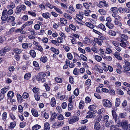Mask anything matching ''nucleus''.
<instances>
[{
	"label": "nucleus",
	"mask_w": 130,
	"mask_h": 130,
	"mask_svg": "<svg viewBox=\"0 0 130 130\" xmlns=\"http://www.w3.org/2000/svg\"><path fill=\"white\" fill-rule=\"evenodd\" d=\"M46 74L43 72H41L39 73L36 77L37 80L38 81H41L42 82H43L45 81V79L44 78Z\"/></svg>",
	"instance_id": "f257e3e1"
},
{
	"label": "nucleus",
	"mask_w": 130,
	"mask_h": 130,
	"mask_svg": "<svg viewBox=\"0 0 130 130\" xmlns=\"http://www.w3.org/2000/svg\"><path fill=\"white\" fill-rule=\"evenodd\" d=\"M17 11L15 13L17 14H20L21 11H25L26 9V7L24 5L22 4L19 5L16 8Z\"/></svg>",
	"instance_id": "f03ea898"
},
{
	"label": "nucleus",
	"mask_w": 130,
	"mask_h": 130,
	"mask_svg": "<svg viewBox=\"0 0 130 130\" xmlns=\"http://www.w3.org/2000/svg\"><path fill=\"white\" fill-rule=\"evenodd\" d=\"M97 111L96 110H89L87 113L88 115H87L86 118H94L96 116V115H93V114H94L96 113Z\"/></svg>",
	"instance_id": "7ed1b4c3"
},
{
	"label": "nucleus",
	"mask_w": 130,
	"mask_h": 130,
	"mask_svg": "<svg viewBox=\"0 0 130 130\" xmlns=\"http://www.w3.org/2000/svg\"><path fill=\"white\" fill-rule=\"evenodd\" d=\"M119 121L117 122V123L118 125H121V126L124 129H126V128L128 125V122L126 121H125L121 122V123L118 122Z\"/></svg>",
	"instance_id": "20e7f679"
},
{
	"label": "nucleus",
	"mask_w": 130,
	"mask_h": 130,
	"mask_svg": "<svg viewBox=\"0 0 130 130\" xmlns=\"http://www.w3.org/2000/svg\"><path fill=\"white\" fill-rule=\"evenodd\" d=\"M79 119V118L76 116L70 117L69 119V122L70 124H73L78 121Z\"/></svg>",
	"instance_id": "39448f33"
},
{
	"label": "nucleus",
	"mask_w": 130,
	"mask_h": 130,
	"mask_svg": "<svg viewBox=\"0 0 130 130\" xmlns=\"http://www.w3.org/2000/svg\"><path fill=\"white\" fill-rule=\"evenodd\" d=\"M103 104L104 106L109 107H111L112 104L110 101L108 100L104 99L103 100Z\"/></svg>",
	"instance_id": "423d86ee"
},
{
	"label": "nucleus",
	"mask_w": 130,
	"mask_h": 130,
	"mask_svg": "<svg viewBox=\"0 0 130 130\" xmlns=\"http://www.w3.org/2000/svg\"><path fill=\"white\" fill-rule=\"evenodd\" d=\"M84 14L83 12H79L78 14H76V18H75L76 21H77V20H79L80 21H81V20L83 18V17Z\"/></svg>",
	"instance_id": "0eeeda50"
},
{
	"label": "nucleus",
	"mask_w": 130,
	"mask_h": 130,
	"mask_svg": "<svg viewBox=\"0 0 130 130\" xmlns=\"http://www.w3.org/2000/svg\"><path fill=\"white\" fill-rule=\"evenodd\" d=\"M63 124V123L62 121H57L54 123L53 127L54 128H58L62 126Z\"/></svg>",
	"instance_id": "6e6552de"
},
{
	"label": "nucleus",
	"mask_w": 130,
	"mask_h": 130,
	"mask_svg": "<svg viewBox=\"0 0 130 130\" xmlns=\"http://www.w3.org/2000/svg\"><path fill=\"white\" fill-rule=\"evenodd\" d=\"M10 50V48H9L8 46L5 47L0 51V55L1 56H3L6 52H8Z\"/></svg>",
	"instance_id": "1a4fd4ad"
},
{
	"label": "nucleus",
	"mask_w": 130,
	"mask_h": 130,
	"mask_svg": "<svg viewBox=\"0 0 130 130\" xmlns=\"http://www.w3.org/2000/svg\"><path fill=\"white\" fill-rule=\"evenodd\" d=\"M112 16L115 19V20L121 21L122 20V18L120 16L117 14L113 13L112 14Z\"/></svg>",
	"instance_id": "9d476101"
},
{
	"label": "nucleus",
	"mask_w": 130,
	"mask_h": 130,
	"mask_svg": "<svg viewBox=\"0 0 130 130\" xmlns=\"http://www.w3.org/2000/svg\"><path fill=\"white\" fill-rule=\"evenodd\" d=\"M101 128L100 124L98 122H95L94 125V128L96 130H99Z\"/></svg>",
	"instance_id": "9b49d317"
},
{
	"label": "nucleus",
	"mask_w": 130,
	"mask_h": 130,
	"mask_svg": "<svg viewBox=\"0 0 130 130\" xmlns=\"http://www.w3.org/2000/svg\"><path fill=\"white\" fill-rule=\"evenodd\" d=\"M106 26L109 29H111L113 28L114 26L113 24L110 22H107L106 23Z\"/></svg>",
	"instance_id": "f8f14e48"
},
{
	"label": "nucleus",
	"mask_w": 130,
	"mask_h": 130,
	"mask_svg": "<svg viewBox=\"0 0 130 130\" xmlns=\"http://www.w3.org/2000/svg\"><path fill=\"white\" fill-rule=\"evenodd\" d=\"M112 115L113 119L115 120L116 123H117V122L118 121V120L117 119V116L116 111L114 110H112Z\"/></svg>",
	"instance_id": "ddd939ff"
},
{
	"label": "nucleus",
	"mask_w": 130,
	"mask_h": 130,
	"mask_svg": "<svg viewBox=\"0 0 130 130\" xmlns=\"http://www.w3.org/2000/svg\"><path fill=\"white\" fill-rule=\"evenodd\" d=\"M31 113L33 116L36 117L38 116L39 115L37 111L34 109H32L31 110Z\"/></svg>",
	"instance_id": "4468645a"
},
{
	"label": "nucleus",
	"mask_w": 130,
	"mask_h": 130,
	"mask_svg": "<svg viewBox=\"0 0 130 130\" xmlns=\"http://www.w3.org/2000/svg\"><path fill=\"white\" fill-rule=\"evenodd\" d=\"M119 37L125 40H127L128 39V37L126 35L123 34H120L119 35Z\"/></svg>",
	"instance_id": "2eb2a0df"
},
{
	"label": "nucleus",
	"mask_w": 130,
	"mask_h": 130,
	"mask_svg": "<svg viewBox=\"0 0 130 130\" xmlns=\"http://www.w3.org/2000/svg\"><path fill=\"white\" fill-rule=\"evenodd\" d=\"M50 129V124L48 122L44 123L43 130H49Z\"/></svg>",
	"instance_id": "dca6fc26"
},
{
	"label": "nucleus",
	"mask_w": 130,
	"mask_h": 130,
	"mask_svg": "<svg viewBox=\"0 0 130 130\" xmlns=\"http://www.w3.org/2000/svg\"><path fill=\"white\" fill-rule=\"evenodd\" d=\"M56 100L54 98H52L50 104L51 106L53 107H54L56 105Z\"/></svg>",
	"instance_id": "f3484780"
},
{
	"label": "nucleus",
	"mask_w": 130,
	"mask_h": 130,
	"mask_svg": "<svg viewBox=\"0 0 130 130\" xmlns=\"http://www.w3.org/2000/svg\"><path fill=\"white\" fill-rule=\"evenodd\" d=\"M108 33L109 35L112 36H115L117 34L116 32L115 31L111 30H109Z\"/></svg>",
	"instance_id": "a211bd4d"
},
{
	"label": "nucleus",
	"mask_w": 130,
	"mask_h": 130,
	"mask_svg": "<svg viewBox=\"0 0 130 130\" xmlns=\"http://www.w3.org/2000/svg\"><path fill=\"white\" fill-rule=\"evenodd\" d=\"M8 15H2L1 19L2 21V22L1 23H5L6 21L8 20Z\"/></svg>",
	"instance_id": "6ab92c4d"
},
{
	"label": "nucleus",
	"mask_w": 130,
	"mask_h": 130,
	"mask_svg": "<svg viewBox=\"0 0 130 130\" xmlns=\"http://www.w3.org/2000/svg\"><path fill=\"white\" fill-rule=\"evenodd\" d=\"M115 57L118 60H121L122 59V57L120 56V54L118 52H115L114 54Z\"/></svg>",
	"instance_id": "aec40b11"
},
{
	"label": "nucleus",
	"mask_w": 130,
	"mask_h": 130,
	"mask_svg": "<svg viewBox=\"0 0 130 130\" xmlns=\"http://www.w3.org/2000/svg\"><path fill=\"white\" fill-rule=\"evenodd\" d=\"M110 130H121L118 127L115 125H111L110 127Z\"/></svg>",
	"instance_id": "412c9836"
},
{
	"label": "nucleus",
	"mask_w": 130,
	"mask_h": 130,
	"mask_svg": "<svg viewBox=\"0 0 130 130\" xmlns=\"http://www.w3.org/2000/svg\"><path fill=\"white\" fill-rule=\"evenodd\" d=\"M51 50L54 53L56 54H58L59 53V50L58 49H56L54 47H52L51 48Z\"/></svg>",
	"instance_id": "4be33fe9"
},
{
	"label": "nucleus",
	"mask_w": 130,
	"mask_h": 130,
	"mask_svg": "<svg viewBox=\"0 0 130 130\" xmlns=\"http://www.w3.org/2000/svg\"><path fill=\"white\" fill-rule=\"evenodd\" d=\"M29 53L30 55L33 58L36 57V52L34 50H31L29 52Z\"/></svg>",
	"instance_id": "5701e85b"
},
{
	"label": "nucleus",
	"mask_w": 130,
	"mask_h": 130,
	"mask_svg": "<svg viewBox=\"0 0 130 130\" xmlns=\"http://www.w3.org/2000/svg\"><path fill=\"white\" fill-rule=\"evenodd\" d=\"M57 117V114L55 112L53 113L51 117V118L50 119V121L52 122L54 121V119L56 118Z\"/></svg>",
	"instance_id": "b1692460"
},
{
	"label": "nucleus",
	"mask_w": 130,
	"mask_h": 130,
	"mask_svg": "<svg viewBox=\"0 0 130 130\" xmlns=\"http://www.w3.org/2000/svg\"><path fill=\"white\" fill-rule=\"evenodd\" d=\"M41 127V126L38 124H36L33 126L32 127V130H37Z\"/></svg>",
	"instance_id": "393cba45"
},
{
	"label": "nucleus",
	"mask_w": 130,
	"mask_h": 130,
	"mask_svg": "<svg viewBox=\"0 0 130 130\" xmlns=\"http://www.w3.org/2000/svg\"><path fill=\"white\" fill-rule=\"evenodd\" d=\"M32 91L35 94H39L40 93L39 90L37 88L34 87L32 89Z\"/></svg>",
	"instance_id": "a878e982"
},
{
	"label": "nucleus",
	"mask_w": 130,
	"mask_h": 130,
	"mask_svg": "<svg viewBox=\"0 0 130 130\" xmlns=\"http://www.w3.org/2000/svg\"><path fill=\"white\" fill-rule=\"evenodd\" d=\"M85 24L87 26L93 29L94 27V26L90 22H86Z\"/></svg>",
	"instance_id": "bb28decb"
},
{
	"label": "nucleus",
	"mask_w": 130,
	"mask_h": 130,
	"mask_svg": "<svg viewBox=\"0 0 130 130\" xmlns=\"http://www.w3.org/2000/svg\"><path fill=\"white\" fill-rule=\"evenodd\" d=\"M60 21L61 24L64 25L67 24V20L65 19L61 18L60 19Z\"/></svg>",
	"instance_id": "cd10ccee"
},
{
	"label": "nucleus",
	"mask_w": 130,
	"mask_h": 130,
	"mask_svg": "<svg viewBox=\"0 0 130 130\" xmlns=\"http://www.w3.org/2000/svg\"><path fill=\"white\" fill-rule=\"evenodd\" d=\"M84 102L82 101L81 100L79 103V109H83L84 107Z\"/></svg>",
	"instance_id": "c85d7f7f"
},
{
	"label": "nucleus",
	"mask_w": 130,
	"mask_h": 130,
	"mask_svg": "<svg viewBox=\"0 0 130 130\" xmlns=\"http://www.w3.org/2000/svg\"><path fill=\"white\" fill-rule=\"evenodd\" d=\"M14 95V93L11 91H9L7 94V96L9 98H12Z\"/></svg>",
	"instance_id": "c756f323"
},
{
	"label": "nucleus",
	"mask_w": 130,
	"mask_h": 130,
	"mask_svg": "<svg viewBox=\"0 0 130 130\" xmlns=\"http://www.w3.org/2000/svg\"><path fill=\"white\" fill-rule=\"evenodd\" d=\"M15 17L13 16H10L8 17L7 20L8 22H12L15 20Z\"/></svg>",
	"instance_id": "7c9ffc66"
},
{
	"label": "nucleus",
	"mask_w": 130,
	"mask_h": 130,
	"mask_svg": "<svg viewBox=\"0 0 130 130\" xmlns=\"http://www.w3.org/2000/svg\"><path fill=\"white\" fill-rule=\"evenodd\" d=\"M114 23L115 25H117L119 26H121L122 25L121 23L116 20H114Z\"/></svg>",
	"instance_id": "2f4dec72"
},
{
	"label": "nucleus",
	"mask_w": 130,
	"mask_h": 130,
	"mask_svg": "<svg viewBox=\"0 0 130 130\" xmlns=\"http://www.w3.org/2000/svg\"><path fill=\"white\" fill-rule=\"evenodd\" d=\"M99 27L103 31L106 30V29L105 26L102 23L100 24L99 25Z\"/></svg>",
	"instance_id": "473e14b6"
},
{
	"label": "nucleus",
	"mask_w": 130,
	"mask_h": 130,
	"mask_svg": "<svg viewBox=\"0 0 130 130\" xmlns=\"http://www.w3.org/2000/svg\"><path fill=\"white\" fill-rule=\"evenodd\" d=\"M47 57L46 56H43L41 57L40 59L41 61H42L43 62H47Z\"/></svg>",
	"instance_id": "72a5a7b5"
},
{
	"label": "nucleus",
	"mask_w": 130,
	"mask_h": 130,
	"mask_svg": "<svg viewBox=\"0 0 130 130\" xmlns=\"http://www.w3.org/2000/svg\"><path fill=\"white\" fill-rule=\"evenodd\" d=\"M126 116V112L121 113L119 115V117L121 118H124Z\"/></svg>",
	"instance_id": "f704fd0d"
},
{
	"label": "nucleus",
	"mask_w": 130,
	"mask_h": 130,
	"mask_svg": "<svg viewBox=\"0 0 130 130\" xmlns=\"http://www.w3.org/2000/svg\"><path fill=\"white\" fill-rule=\"evenodd\" d=\"M99 12L100 13L101 15H104L106 14V11L103 9H100L99 10Z\"/></svg>",
	"instance_id": "c9c22d12"
},
{
	"label": "nucleus",
	"mask_w": 130,
	"mask_h": 130,
	"mask_svg": "<svg viewBox=\"0 0 130 130\" xmlns=\"http://www.w3.org/2000/svg\"><path fill=\"white\" fill-rule=\"evenodd\" d=\"M120 103V100L119 98H117L116 100L115 106H118Z\"/></svg>",
	"instance_id": "e433bc0d"
},
{
	"label": "nucleus",
	"mask_w": 130,
	"mask_h": 130,
	"mask_svg": "<svg viewBox=\"0 0 130 130\" xmlns=\"http://www.w3.org/2000/svg\"><path fill=\"white\" fill-rule=\"evenodd\" d=\"M2 119L3 120L5 121L6 120L7 115V113L6 112H4L2 115Z\"/></svg>",
	"instance_id": "4c0bfd02"
},
{
	"label": "nucleus",
	"mask_w": 130,
	"mask_h": 130,
	"mask_svg": "<svg viewBox=\"0 0 130 130\" xmlns=\"http://www.w3.org/2000/svg\"><path fill=\"white\" fill-rule=\"evenodd\" d=\"M55 80L56 82L58 83H61L62 82V79L60 78L56 77L55 78Z\"/></svg>",
	"instance_id": "58836bf2"
},
{
	"label": "nucleus",
	"mask_w": 130,
	"mask_h": 130,
	"mask_svg": "<svg viewBox=\"0 0 130 130\" xmlns=\"http://www.w3.org/2000/svg\"><path fill=\"white\" fill-rule=\"evenodd\" d=\"M14 52L16 53V54H20L22 52V51L21 49L18 48L14 49L13 50Z\"/></svg>",
	"instance_id": "ea45409f"
},
{
	"label": "nucleus",
	"mask_w": 130,
	"mask_h": 130,
	"mask_svg": "<svg viewBox=\"0 0 130 130\" xmlns=\"http://www.w3.org/2000/svg\"><path fill=\"white\" fill-rule=\"evenodd\" d=\"M41 114L44 115V117L46 119H47L48 118L49 116L48 114L46 112L43 111L41 113Z\"/></svg>",
	"instance_id": "a19ab883"
},
{
	"label": "nucleus",
	"mask_w": 130,
	"mask_h": 130,
	"mask_svg": "<svg viewBox=\"0 0 130 130\" xmlns=\"http://www.w3.org/2000/svg\"><path fill=\"white\" fill-rule=\"evenodd\" d=\"M91 84V80L88 79H87L86 82L85 84L86 85H87V87H89L90 86Z\"/></svg>",
	"instance_id": "79ce46f5"
},
{
	"label": "nucleus",
	"mask_w": 130,
	"mask_h": 130,
	"mask_svg": "<svg viewBox=\"0 0 130 130\" xmlns=\"http://www.w3.org/2000/svg\"><path fill=\"white\" fill-rule=\"evenodd\" d=\"M64 16L66 18L69 20H71L72 19L71 16L70 15L66 13H64L63 14Z\"/></svg>",
	"instance_id": "37998d69"
},
{
	"label": "nucleus",
	"mask_w": 130,
	"mask_h": 130,
	"mask_svg": "<svg viewBox=\"0 0 130 130\" xmlns=\"http://www.w3.org/2000/svg\"><path fill=\"white\" fill-rule=\"evenodd\" d=\"M31 76V74L30 73H26L24 76V78L27 80Z\"/></svg>",
	"instance_id": "c03bdc74"
},
{
	"label": "nucleus",
	"mask_w": 130,
	"mask_h": 130,
	"mask_svg": "<svg viewBox=\"0 0 130 130\" xmlns=\"http://www.w3.org/2000/svg\"><path fill=\"white\" fill-rule=\"evenodd\" d=\"M54 8L58 13H60V14H62V13H63L62 12L61 9H60L59 8H57L56 6H54Z\"/></svg>",
	"instance_id": "a18cd8bd"
},
{
	"label": "nucleus",
	"mask_w": 130,
	"mask_h": 130,
	"mask_svg": "<svg viewBox=\"0 0 130 130\" xmlns=\"http://www.w3.org/2000/svg\"><path fill=\"white\" fill-rule=\"evenodd\" d=\"M29 94L26 92H24L22 95V97L24 99L27 98L29 97Z\"/></svg>",
	"instance_id": "49530a36"
},
{
	"label": "nucleus",
	"mask_w": 130,
	"mask_h": 130,
	"mask_svg": "<svg viewBox=\"0 0 130 130\" xmlns=\"http://www.w3.org/2000/svg\"><path fill=\"white\" fill-rule=\"evenodd\" d=\"M17 98L19 102H22L23 99L22 96L19 94H17Z\"/></svg>",
	"instance_id": "de8ad7c7"
},
{
	"label": "nucleus",
	"mask_w": 130,
	"mask_h": 130,
	"mask_svg": "<svg viewBox=\"0 0 130 130\" xmlns=\"http://www.w3.org/2000/svg\"><path fill=\"white\" fill-rule=\"evenodd\" d=\"M73 73L75 75H77L79 74V71L77 68H75L73 71Z\"/></svg>",
	"instance_id": "09e8293b"
},
{
	"label": "nucleus",
	"mask_w": 130,
	"mask_h": 130,
	"mask_svg": "<svg viewBox=\"0 0 130 130\" xmlns=\"http://www.w3.org/2000/svg\"><path fill=\"white\" fill-rule=\"evenodd\" d=\"M96 107V106L94 105H91L89 106L88 107V108L91 110H93L95 109Z\"/></svg>",
	"instance_id": "8fccbe9b"
},
{
	"label": "nucleus",
	"mask_w": 130,
	"mask_h": 130,
	"mask_svg": "<svg viewBox=\"0 0 130 130\" xmlns=\"http://www.w3.org/2000/svg\"><path fill=\"white\" fill-rule=\"evenodd\" d=\"M35 47L37 50L41 52H43V48L40 45H39L38 46H36V47Z\"/></svg>",
	"instance_id": "3c124183"
},
{
	"label": "nucleus",
	"mask_w": 130,
	"mask_h": 130,
	"mask_svg": "<svg viewBox=\"0 0 130 130\" xmlns=\"http://www.w3.org/2000/svg\"><path fill=\"white\" fill-rule=\"evenodd\" d=\"M95 58L96 60L99 62L101 61L102 59L101 57L98 55H95Z\"/></svg>",
	"instance_id": "603ef678"
},
{
	"label": "nucleus",
	"mask_w": 130,
	"mask_h": 130,
	"mask_svg": "<svg viewBox=\"0 0 130 130\" xmlns=\"http://www.w3.org/2000/svg\"><path fill=\"white\" fill-rule=\"evenodd\" d=\"M74 93L76 96H77L79 93V90L78 89H76L74 91Z\"/></svg>",
	"instance_id": "864d4df0"
},
{
	"label": "nucleus",
	"mask_w": 130,
	"mask_h": 130,
	"mask_svg": "<svg viewBox=\"0 0 130 130\" xmlns=\"http://www.w3.org/2000/svg\"><path fill=\"white\" fill-rule=\"evenodd\" d=\"M96 39L97 42L98 44L99 45H102V43L103 42V41L101 40L100 39H98L97 38H96L95 39Z\"/></svg>",
	"instance_id": "5fc2aeb1"
},
{
	"label": "nucleus",
	"mask_w": 130,
	"mask_h": 130,
	"mask_svg": "<svg viewBox=\"0 0 130 130\" xmlns=\"http://www.w3.org/2000/svg\"><path fill=\"white\" fill-rule=\"evenodd\" d=\"M69 28L72 30L75 31L76 30V27L72 24H70L69 25Z\"/></svg>",
	"instance_id": "6e6d98bb"
},
{
	"label": "nucleus",
	"mask_w": 130,
	"mask_h": 130,
	"mask_svg": "<svg viewBox=\"0 0 130 130\" xmlns=\"http://www.w3.org/2000/svg\"><path fill=\"white\" fill-rule=\"evenodd\" d=\"M119 12L120 13H122L125 11V9L124 8L119 7L118 9Z\"/></svg>",
	"instance_id": "4d7b16f0"
},
{
	"label": "nucleus",
	"mask_w": 130,
	"mask_h": 130,
	"mask_svg": "<svg viewBox=\"0 0 130 130\" xmlns=\"http://www.w3.org/2000/svg\"><path fill=\"white\" fill-rule=\"evenodd\" d=\"M42 15L43 17L46 19H47L49 18V13L48 12L43 13L42 14Z\"/></svg>",
	"instance_id": "13d9d810"
},
{
	"label": "nucleus",
	"mask_w": 130,
	"mask_h": 130,
	"mask_svg": "<svg viewBox=\"0 0 130 130\" xmlns=\"http://www.w3.org/2000/svg\"><path fill=\"white\" fill-rule=\"evenodd\" d=\"M26 125V123L24 122H23L20 123V126L21 128H22L24 127Z\"/></svg>",
	"instance_id": "bf43d9fd"
},
{
	"label": "nucleus",
	"mask_w": 130,
	"mask_h": 130,
	"mask_svg": "<svg viewBox=\"0 0 130 130\" xmlns=\"http://www.w3.org/2000/svg\"><path fill=\"white\" fill-rule=\"evenodd\" d=\"M7 9L5 8L3 11L2 13V15H8Z\"/></svg>",
	"instance_id": "052dcab7"
},
{
	"label": "nucleus",
	"mask_w": 130,
	"mask_h": 130,
	"mask_svg": "<svg viewBox=\"0 0 130 130\" xmlns=\"http://www.w3.org/2000/svg\"><path fill=\"white\" fill-rule=\"evenodd\" d=\"M44 86L45 87L46 90L47 91H50V87L47 84H44Z\"/></svg>",
	"instance_id": "680f3d73"
},
{
	"label": "nucleus",
	"mask_w": 130,
	"mask_h": 130,
	"mask_svg": "<svg viewBox=\"0 0 130 130\" xmlns=\"http://www.w3.org/2000/svg\"><path fill=\"white\" fill-rule=\"evenodd\" d=\"M80 57L83 60L85 61H87V59L86 57L82 54H81L80 55Z\"/></svg>",
	"instance_id": "e2e57ef3"
},
{
	"label": "nucleus",
	"mask_w": 130,
	"mask_h": 130,
	"mask_svg": "<svg viewBox=\"0 0 130 130\" xmlns=\"http://www.w3.org/2000/svg\"><path fill=\"white\" fill-rule=\"evenodd\" d=\"M91 11L89 10H85L84 13L85 15L88 16L89 15V13L91 12Z\"/></svg>",
	"instance_id": "0e129e2a"
},
{
	"label": "nucleus",
	"mask_w": 130,
	"mask_h": 130,
	"mask_svg": "<svg viewBox=\"0 0 130 130\" xmlns=\"http://www.w3.org/2000/svg\"><path fill=\"white\" fill-rule=\"evenodd\" d=\"M91 101V99L89 97L87 96L85 99V102L86 103H89Z\"/></svg>",
	"instance_id": "69168bd1"
},
{
	"label": "nucleus",
	"mask_w": 130,
	"mask_h": 130,
	"mask_svg": "<svg viewBox=\"0 0 130 130\" xmlns=\"http://www.w3.org/2000/svg\"><path fill=\"white\" fill-rule=\"evenodd\" d=\"M111 10L114 13H117L118 12V9L116 7H113L111 9Z\"/></svg>",
	"instance_id": "338daca9"
},
{
	"label": "nucleus",
	"mask_w": 130,
	"mask_h": 130,
	"mask_svg": "<svg viewBox=\"0 0 130 130\" xmlns=\"http://www.w3.org/2000/svg\"><path fill=\"white\" fill-rule=\"evenodd\" d=\"M28 14L33 17H35L36 15V14L35 12L30 11H28Z\"/></svg>",
	"instance_id": "774afa93"
}]
</instances>
